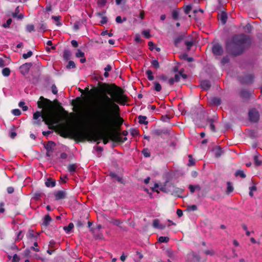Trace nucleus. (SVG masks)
<instances>
[{"mask_svg":"<svg viewBox=\"0 0 262 262\" xmlns=\"http://www.w3.org/2000/svg\"><path fill=\"white\" fill-rule=\"evenodd\" d=\"M98 88H94L91 91H99L102 95L94 105V113L103 114L104 119L111 122L113 121V115L115 112H119L120 108L117 104L124 105L128 98L124 94L125 91L115 83L108 84L99 82Z\"/></svg>","mask_w":262,"mask_h":262,"instance_id":"f257e3e1","label":"nucleus"},{"mask_svg":"<svg viewBox=\"0 0 262 262\" xmlns=\"http://www.w3.org/2000/svg\"><path fill=\"white\" fill-rule=\"evenodd\" d=\"M114 129H110L107 132L100 133L98 135L91 137L85 131H77L72 129L67 122L61 125L60 128V135L64 138L74 139L77 138L82 141L87 139L88 141L93 140L97 141L98 140H102L104 144H106L110 140H112V136L114 134Z\"/></svg>","mask_w":262,"mask_h":262,"instance_id":"f03ea898","label":"nucleus"},{"mask_svg":"<svg viewBox=\"0 0 262 262\" xmlns=\"http://www.w3.org/2000/svg\"><path fill=\"white\" fill-rule=\"evenodd\" d=\"M37 106L39 108H46V111H37L33 114V118L36 121L34 124L40 125L42 122L48 125L50 129L53 128V125L57 122L55 115V107L52 101L50 100L40 96L37 101Z\"/></svg>","mask_w":262,"mask_h":262,"instance_id":"7ed1b4c3","label":"nucleus"},{"mask_svg":"<svg viewBox=\"0 0 262 262\" xmlns=\"http://www.w3.org/2000/svg\"><path fill=\"white\" fill-rule=\"evenodd\" d=\"M250 43V38L248 35L244 34L235 35L231 39L226 41V51L233 56H237L244 52Z\"/></svg>","mask_w":262,"mask_h":262,"instance_id":"20e7f679","label":"nucleus"},{"mask_svg":"<svg viewBox=\"0 0 262 262\" xmlns=\"http://www.w3.org/2000/svg\"><path fill=\"white\" fill-rule=\"evenodd\" d=\"M93 119L96 121L99 124L102 126L112 129L115 128L114 127L120 128L123 123V120L119 115V112H115L113 115V121L109 122L106 121V119H104V115L101 113H94L92 112Z\"/></svg>","mask_w":262,"mask_h":262,"instance_id":"39448f33","label":"nucleus"},{"mask_svg":"<svg viewBox=\"0 0 262 262\" xmlns=\"http://www.w3.org/2000/svg\"><path fill=\"white\" fill-rule=\"evenodd\" d=\"M160 189L164 192L178 196H179V195L182 194L184 191L183 189L177 187L172 183H169L164 186H162L160 187Z\"/></svg>","mask_w":262,"mask_h":262,"instance_id":"423d86ee","label":"nucleus"},{"mask_svg":"<svg viewBox=\"0 0 262 262\" xmlns=\"http://www.w3.org/2000/svg\"><path fill=\"white\" fill-rule=\"evenodd\" d=\"M151 135L154 137L165 138L170 135L169 130L166 127L155 128L151 130Z\"/></svg>","mask_w":262,"mask_h":262,"instance_id":"0eeeda50","label":"nucleus"},{"mask_svg":"<svg viewBox=\"0 0 262 262\" xmlns=\"http://www.w3.org/2000/svg\"><path fill=\"white\" fill-rule=\"evenodd\" d=\"M213 55L215 57V59H218L223 54L224 50L222 46L219 43L214 44L211 48Z\"/></svg>","mask_w":262,"mask_h":262,"instance_id":"6e6552de","label":"nucleus"},{"mask_svg":"<svg viewBox=\"0 0 262 262\" xmlns=\"http://www.w3.org/2000/svg\"><path fill=\"white\" fill-rule=\"evenodd\" d=\"M249 121L252 123H257L258 122L260 118L259 112L255 108L249 110L248 113Z\"/></svg>","mask_w":262,"mask_h":262,"instance_id":"1a4fd4ad","label":"nucleus"},{"mask_svg":"<svg viewBox=\"0 0 262 262\" xmlns=\"http://www.w3.org/2000/svg\"><path fill=\"white\" fill-rule=\"evenodd\" d=\"M112 135V141L115 142L123 143L127 140L126 137L122 138L121 137V133L116 128H114V134Z\"/></svg>","mask_w":262,"mask_h":262,"instance_id":"9d476101","label":"nucleus"},{"mask_svg":"<svg viewBox=\"0 0 262 262\" xmlns=\"http://www.w3.org/2000/svg\"><path fill=\"white\" fill-rule=\"evenodd\" d=\"M254 76L252 74H247L243 77L240 76L239 79L242 83H251L254 81Z\"/></svg>","mask_w":262,"mask_h":262,"instance_id":"9b49d317","label":"nucleus"},{"mask_svg":"<svg viewBox=\"0 0 262 262\" xmlns=\"http://www.w3.org/2000/svg\"><path fill=\"white\" fill-rule=\"evenodd\" d=\"M32 66V63L31 62H26L23 64H22L20 67V73L23 75H26L27 74L30 70V69Z\"/></svg>","mask_w":262,"mask_h":262,"instance_id":"f8f14e48","label":"nucleus"},{"mask_svg":"<svg viewBox=\"0 0 262 262\" xmlns=\"http://www.w3.org/2000/svg\"><path fill=\"white\" fill-rule=\"evenodd\" d=\"M54 196L56 201L63 200L66 198V190H58L54 193Z\"/></svg>","mask_w":262,"mask_h":262,"instance_id":"ddd939ff","label":"nucleus"},{"mask_svg":"<svg viewBox=\"0 0 262 262\" xmlns=\"http://www.w3.org/2000/svg\"><path fill=\"white\" fill-rule=\"evenodd\" d=\"M185 37V33H181L174 38L173 42L176 47H178L179 44L184 40Z\"/></svg>","mask_w":262,"mask_h":262,"instance_id":"4468645a","label":"nucleus"},{"mask_svg":"<svg viewBox=\"0 0 262 262\" xmlns=\"http://www.w3.org/2000/svg\"><path fill=\"white\" fill-rule=\"evenodd\" d=\"M56 144L54 142L49 141L47 144H44V147L47 151L53 152V148L55 146Z\"/></svg>","mask_w":262,"mask_h":262,"instance_id":"2eb2a0df","label":"nucleus"},{"mask_svg":"<svg viewBox=\"0 0 262 262\" xmlns=\"http://www.w3.org/2000/svg\"><path fill=\"white\" fill-rule=\"evenodd\" d=\"M211 86L210 82L209 80H203L201 82V87L204 90H208L210 88Z\"/></svg>","mask_w":262,"mask_h":262,"instance_id":"dca6fc26","label":"nucleus"},{"mask_svg":"<svg viewBox=\"0 0 262 262\" xmlns=\"http://www.w3.org/2000/svg\"><path fill=\"white\" fill-rule=\"evenodd\" d=\"M219 19L221 23L224 25L226 23L227 20V15L225 12H222L221 14H219Z\"/></svg>","mask_w":262,"mask_h":262,"instance_id":"f3484780","label":"nucleus"},{"mask_svg":"<svg viewBox=\"0 0 262 262\" xmlns=\"http://www.w3.org/2000/svg\"><path fill=\"white\" fill-rule=\"evenodd\" d=\"M52 220L51 217L49 215V214H46L43 219V223H42V225L45 227H47L50 224V222Z\"/></svg>","mask_w":262,"mask_h":262,"instance_id":"a211bd4d","label":"nucleus"},{"mask_svg":"<svg viewBox=\"0 0 262 262\" xmlns=\"http://www.w3.org/2000/svg\"><path fill=\"white\" fill-rule=\"evenodd\" d=\"M45 185L47 187H54L56 185V181L49 178L46 181Z\"/></svg>","mask_w":262,"mask_h":262,"instance_id":"6ab92c4d","label":"nucleus"},{"mask_svg":"<svg viewBox=\"0 0 262 262\" xmlns=\"http://www.w3.org/2000/svg\"><path fill=\"white\" fill-rule=\"evenodd\" d=\"M259 156L260 154L258 152H256L253 156L254 163L257 166H260L262 164V161L259 159Z\"/></svg>","mask_w":262,"mask_h":262,"instance_id":"aec40b11","label":"nucleus"},{"mask_svg":"<svg viewBox=\"0 0 262 262\" xmlns=\"http://www.w3.org/2000/svg\"><path fill=\"white\" fill-rule=\"evenodd\" d=\"M110 176L111 177L112 179H114L118 182H120V183L122 184H124V181L123 179L121 177L118 176L116 173L114 172H111L110 174Z\"/></svg>","mask_w":262,"mask_h":262,"instance_id":"412c9836","label":"nucleus"},{"mask_svg":"<svg viewBox=\"0 0 262 262\" xmlns=\"http://www.w3.org/2000/svg\"><path fill=\"white\" fill-rule=\"evenodd\" d=\"M207 121L210 125V128L212 132H215V131H216L215 126L214 124V122H215V119L213 118H208L207 119Z\"/></svg>","mask_w":262,"mask_h":262,"instance_id":"4be33fe9","label":"nucleus"},{"mask_svg":"<svg viewBox=\"0 0 262 262\" xmlns=\"http://www.w3.org/2000/svg\"><path fill=\"white\" fill-rule=\"evenodd\" d=\"M251 93L247 90H243L240 92V96L244 99H248L250 98Z\"/></svg>","mask_w":262,"mask_h":262,"instance_id":"5701e85b","label":"nucleus"},{"mask_svg":"<svg viewBox=\"0 0 262 262\" xmlns=\"http://www.w3.org/2000/svg\"><path fill=\"white\" fill-rule=\"evenodd\" d=\"M71 56V52L68 49H65L63 52V58L65 60H68Z\"/></svg>","mask_w":262,"mask_h":262,"instance_id":"b1692460","label":"nucleus"},{"mask_svg":"<svg viewBox=\"0 0 262 262\" xmlns=\"http://www.w3.org/2000/svg\"><path fill=\"white\" fill-rule=\"evenodd\" d=\"M211 104L219 106L221 104V99L219 97H213L210 100Z\"/></svg>","mask_w":262,"mask_h":262,"instance_id":"393cba45","label":"nucleus"},{"mask_svg":"<svg viewBox=\"0 0 262 262\" xmlns=\"http://www.w3.org/2000/svg\"><path fill=\"white\" fill-rule=\"evenodd\" d=\"M180 58L181 59H184L188 61V62H192L193 61V58L191 57H188L186 53H183L180 55Z\"/></svg>","mask_w":262,"mask_h":262,"instance_id":"a878e982","label":"nucleus"},{"mask_svg":"<svg viewBox=\"0 0 262 262\" xmlns=\"http://www.w3.org/2000/svg\"><path fill=\"white\" fill-rule=\"evenodd\" d=\"M147 117L145 116L140 115L138 117L139 123L141 124L147 125L148 123L147 121H146Z\"/></svg>","mask_w":262,"mask_h":262,"instance_id":"bb28decb","label":"nucleus"},{"mask_svg":"<svg viewBox=\"0 0 262 262\" xmlns=\"http://www.w3.org/2000/svg\"><path fill=\"white\" fill-rule=\"evenodd\" d=\"M77 165L75 164H69L68 167V170L70 172H74L76 171V170L77 169Z\"/></svg>","mask_w":262,"mask_h":262,"instance_id":"cd10ccee","label":"nucleus"},{"mask_svg":"<svg viewBox=\"0 0 262 262\" xmlns=\"http://www.w3.org/2000/svg\"><path fill=\"white\" fill-rule=\"evenodd\" d=\"M223 154V151L220 146H217L215 149V156L216 158H220Z\"/></svg>","mask_w":262,"mask_h":262,"instance_id":"c85d7f7f","label":"nucleus"},{"mask_svg":"<svg viewBox=\"0 0 262 262\" xmlns=\"http://www.w3.org/2000/svg\"><path fill=\"white\" fill-rule=\"evenodd\" d=\"M54 102L58 104L59 109L61 113H63L66 116L68 115V113L65 111V110L62 106L60 105V103L58 102L57 100H55L54 101Z\"/></svg>","mask_w":262,"mask_h":262,"instance_id":"c756f323","label":"nucleus"},{"mask_svg":"<svg viewBox=\"0 0 262 262\" xmlns=\"http://www.w3.org/2000/svg\"><path fill=\"white\" fill-rule=\"evenodd\" d=\"M141 152L145 158H148L150 156V152L147 148H143Z\"/></svg>","mask_w":262,"mask_h":262,"instance_id":"7c9ffc66","label":"nucleus"},{"mask_svg":"<svg viewBox=\"0 0 262 262\" xmlns=\"http://www.w3.org/2000/svg\"><path fill=\"white\" fill-rule=\"evenodd\" d=\"M229 62V58L228 55L224 56L221 60L222 66H225Z\"/></svg>","mask_w":262,"mask_h":262,"instance_id":"2f4dec72","label":"nucleus"},{"mask_svg":"<svg viewBox=\"0 0 262 262\" xmlns=\"http://www.w3.org/2000/svg\"><path fill=\"white\" fill-rule=\"evenodd\" d=\"M235 177L240 176L242 178H245L246 177V174L244 173L243 170H237L235 174Z\"/></svg>","mask_w":262,"mask_h":262,"instance_id":"473e14b6","label":"nucleus"},{"mask_svg":"<svg viewBox=\"0 0 262 262\" xmlns=\"http://www.w3.org/2000/svg\"><path fill=\"white\" fill-rule=\"evenodd\" d=\"M73 227L74 224L72 223H70L68 226H64L63 229L67 233H69Z\"/></svg>","mask_w":262,"mask_h":262,"instance_id":"72a5a7b5","label":"nucleus"},{"mask_svg":"<svg viewBox=\"0 0 262 262\" xmlns=\"http://www.w3.org/2000/svg\"><path fill=\"white\" fill-rule=\"evenodd\" d=\"M154 89L157 92H160L162 89L161 84L157 81L154 82Z\"/></svg>","mask_w":262,"mask_h":262,"instance_id":"f704fd0d","label":"nucleus"},{"mask_svg":"<svg viewBox=\"0 0 262 262\" xmlns=\"http://www.w3.org/2000/svg\"><path fill=\"white\" fill-rule=\"evenodd\" d=\"M146 74L147 76V78L149 80L152 81L154 79V76L152 75V72L150 70H148L146 71Z\"/></svg>","mask_w":262,"mask_h":262,"instance_id":"c9c22d12","label":"nucleus"},{"mask_svg":"<svg viewBox=\"0 0 262 262\" xmlns=\"http://www.w3.org/2000/svg\"><path fill=\"white\" fill-rule=\"evenodd\" d=\"M169 238L166 236H160L159 237L158 242L160 243H167L168 242Z\"/></svg>","mask_w":262,"mask_h":262,"instance_id":"e433bc0d","label":"nucleus"},{"mask_svg":"<svg viewBox=\"0 0 262 262\" xmlns=\"http://www.w3.org/2000/svg\"><path fill=\"white\" fill-rule=\"evenodd\" d=\"M2 74L5 77H8L10 74V70L8 68H4L2 70Z\"/></svg>","mask_w":262,"mask_h":262,"instance_id":"4c0bfd02","label":"nucleus"},{"mask_svg":"<svg viewBox=\"0 0 262 262\" xmlns=\"http://www.w3.org/2000/svg\"><path fill=\"white\" fill-rule=\"evenodd\" d=\"M39 30L41 31H42L43 32L47 30V25L46 23H44L43 21H41V23L39 24Z\"/></svg>","mask_w":262,"mask_h":262,"instance_id":"58836bf2","label":"nucleus"},{"mask_svg":"<svg viewBox=\"0 0 262 262\" xmlns=\"http://www.w3.org/2000/svg\"><path fill=\"white\" fill-rule=\"evenodd\" d=\"M127 18L125 17H124L123 18L120 16H118L116 18V22L118 24L122 23L123 21H126Z\"/></svg>","mask_w":262,"mask_h":262,"instance_id":"ea45409f","label":"nucleus"},{"mask_svg":"<svg viewBox=\"0 0 262 262\" xmlns=\"http://www.w3.org/2000/svg\"><path fill=\"white\" fill-rule=\"evenodd\" d=\"M68 69H74L76 68V64L72 60H70L66 66Z\"/></svg>","mask_w":262,"mask_h":262,"instance_id":"a19ab883","label":"nucleus"},{"mask_svg":"<svg viewBox=\"0 0 262 262\" xmlns=\"http://www.w3.org/2000/svg\"><path fill=\"white\" fill-rule=\"evenodd\" d=\"M43 194V193L42 192H40L39 191H36L34 194V199L35 200L38 201L40 199V198L42 196Z\"/></svg>","mask_w":262,"mask_h":262,"instance_id":"79ce46f5","label":"nucleus"},{"mask_svg":"<svg viewBox=\"0 0 262 262\" xmlns=\"http://www.w3.org/2000/svg\"><path fill=\"white\" fill-rule=\"evenodd\" d=\"M151 65L156 69H159L160 65L158 61L156 59H154L151 62Z\"/></svg>","mask_w":262,"mask_h":262,"instance_id":"37998d69","label":"nucleus"},{"mask_svg":"<svg viewBox=\"0 0 262 262\" xmlns=\"http://www.w3.org/2000/svg\"><path fill=\"white\" fill-rule=\"evenodd\" d=\"M18 106L21 107L24 111H26L28 109V107L25 105V103L24 101H20L18 103Z\"/></svg>","mask_w":262,"mask_h":262,"instance_id":"c03bdc74","label":"nucleus"},{"mask_svg":"<svg viewBox=\"0 0 262 262\" xmlns=\"http://www.w3.org/2000/svg\"><path fill=\"white\" fill-rule=\"evenodd\" d=\"M12 22V19L11 18H9L7 19L6 23L3 24L2 25V27L4 28H8L10 27V25Z\"/></svg>","mask_w":262,"mask_h":262,"instance_id":"a18cd8bd","label":"nucleus"},{"mask_svg":"<svg viewBox=\"0 0 262 262\" xmlns=\"http://www.w3.org/2000/svg\"><path fill=\"white\" fill-rule=\"evenodd\" d=\"M227 184V192L228 193H230L233 191V187L231 185V183L230 182H228Z\"/></svg>","mask_w":262,"mask_h":262,"instance_id":"49530a36","label":"nucleus"},{"mask_svg":"<svg viewBox=\"0 0 262 262\" xmlns=\"http://www.w3.org/2000/svg\"><path fill=\"white\" fill-rule=\"evenodd\" d=\"M188 157H189V162L188 163V165L189 166H193L195 164L194 159H193V158L191 155H189Z\"/></svg>","mask_w":262,"mask_h":262,"instance_id":"de8ad7c7","label":"nucleus"},{"mask_svg":"<svg viewBox=\"0 0 262 262\" xmlns=\"http://www.w3.org/2000/svg\"><path fill=\"white\" fill-rule=\"evenodd\" d=\"M130 132L133 137L137 136L139 134V130L135 128H131Z\"/></svg>","mask_w":262,"mask_h":262,"instance_id":"09e8293b","label":"nucleus"},{"mask_svg":"<svg viewBox=\"0 0 262 262\" xmlns=\"http://www.w3.org/2000/svg\"><path fill=\"white\" fill-rule=\"evenodd\" d=\"M75 56L77 58L83 57L84 56V53L80 49H78L77 52L75 54Z\"/></svg>","mask_w":262,"mask_h":262,"instance_id":"8fccbe9b","label":"nucleus"},{"mask_svg":"<svg viewBox=\"0 0 262 262\" xmlns=\"http://www.w3.org/2000/svg\"><path fill=\"white\" fill-rule=\"evenodd\" d=\"M33 55V52L31 51H28L27 53H24L23 54V58L24 59H26L28 58L31 57Z\"/></svg>","mask_w":262,"mask_h":262,"instance_id":"3c124183","label":"nucleus"},{"mask_svg":"<svg viewBox=\"0 0 262 262\" xmlns=\"http://www.w3.org/2000/svg\"><path fill=\"white\" fill-rule=\"evenodd\" d=\"M185 45L187 47L188 50H189L193 45V42L192 41H185Z\"/></svg>","mask_w":262,"mask_h":262,"instance_id":"603ef678","label":"nucleus"},{"mask_svg":"<svg viewBox=\"0 0 262 262\" xmlns=\"http://www.w3.org/2000/svg\"><path fill=\"white\" fill-rule=\"evenodd\" d=\"M111 223L117 226H120V225L122 224V222L119 220L114 219L111 221Z\"/></svg>","mask_w":262,"mask_h":262,"instance_id":"864d4df0","label":"nucleus"},{"mask_svg":"<svg viewBox=\"0 0 262 262\" xmlns=\"http://www.w3.org/2000/svg\"><path fill=\"white\" fill-rule=\"evenodd\" d=\"M12 113L13 115L18 116L21 115V111L18 109H14L12 111Z\"/></svg>","mask_w":262,"mask_h":262,"instance_id":"5fc2aeb1","label":"nucleus"},{"mask_svg":"<svg viewBox=\"0 0 262 262\" xmlns=\"http://www.w3.org/2000/svg\"><path fill=\"white\" fill-rule=\"evenodd\" d=\"M26 31L28 32H31L34 31V26L33 25H28L26 26Z\"/></svg>","mask_w":262,"mask_h":262,"instance_id":"6e6d98bb","label":"nucleus"},{"mask_svg":"<svg viewBox=\"0 0 262 262\" xmlns=\"http://www.w3.org/2000/svg\"><path fill=\"white\" fill-rule=\"evenodd\" d=\"M188 211H196L198 210V207L195 205L188 206L187 207Z\"/></svg>","mask_w":262,"mask_h":262,"instance_id":"4d7b16f0","label":"nucleus"},{"mask_svg":"<svg viewBox=\"0 0 262 262\" xmlns=\"http://www.w3.org/2000/svg\"><path fill=\"white\" fill-rule=\"evenodd\" d=\"M243 28L247 32L250 33L252 30V26L249 24H248Z\"/></svg>","mask_w":262,"mask_h":262,"instance_id":"13d9d810","label":"nucleus"},{"mask_svg":"<svg viewBox=\"0 0 262 262\" xmlns=\"http://www.w3.org/2000/svg\"><path fill=\"white\" fill-rule=\"evenodd\" d=\"M142 35L144 36L146 38L149 39L150 37L149 31L147 30H144L142 32Z\"/></svg>","mask_w":262,"mask_h":262,"instance_id":"bf43d9fd","label":"nucleus"},{"mask_svg":"<svg viewBox=\"0 0 262 262\" xmlns=\"http://www.w3.org/2000/svg\"><path fill=\"white\" fill-rule=\"evenodd\" d=\"M172 16L173 19L178 20L179 18V13L178 11L174 10L172 12Z\"/></svg>","mask_w":262,"mask_h":262,"instance_id":"052dcab7","label":"nucleus"},{"mask_svg":"<svg viewBox=\"0 0 262 262\" xmlns=\"http://www.w3.org/2000/svg\"><path fill=\"white\" fill-rule=\"evenodd\" d=\"M192 7L190 5H187L184 9V12L186 14H188L191 10Z\"/></svg>","mask_w":262,"mask_h":262,"instance_id":"680f3d73","label":"nucleus"},{"mask_svg":"<svg viewBox=\"0 0 262 262\" xmlns=\"http://www.w3.org/2000/svg\"><path fill=\"white\" fill-rule=\"evenodd\" d=\"M159 221L158 219H155L152 221V226L154 228H158L159 227Z\"/></svg>","mask_w":262,"mask_h":262,"instance_id":"e2e57ef3","label":"nucleus"},{"mask_svg":"<svg viewBox=\"0 0 262 262\" xmlns=\"http://www.w3.org/2000/svg\"><path fill=\"white\" fill-rule=\"evenodd\" d=\"M84 224H85L84 222H83L81 221H78L77 222L76 225L77 228H81L84 226Z\"/></svg>","mask_w":262,"mask_h":262,"instance_id":"0e129e2a","label":"nucleus"},{"mask_svg":"<svg viewBox=\"0 0 262 262\" xmlns=\"http://www.w3.org/2000/svg\"><path fill=\"white\" fill-rule=\"evenodd\" d=\"M204 253L206 255L212 256L214 255L215 252L213 250H206L204 251Z\"/></svg>","mask_w":262,"mask_h":262,"instance_id":"69168bd1","label":"nucleus"},{"mask_svg":"<svg viewBox=\"0 0 262 262\" xmlns=\"http://www.w3.org/2000/svg\"><path fill=\"white\" fill-rule=\"evenodd\" d=\"M51 89H52V92L53 94H57V93L58 92V90H57V87L56 86V85L55 84H53L52 85Z\"/></svg>","mask_w":262,"mask_h":262,"instance_id":"338daca9","label":"nucleus"},{"mask_svg":"<svg viewBox=\"0 0 262 262\" xmlns=\"http://www.w3.org/2000/svg\"><path fill=\"white\" fill-rule=\"evenodd\" d=\"M19 260V256L16 254H15L13 256V259H12V262H18Z\"/></svg>","mask_w":262,"mask_h":262,"instance_id":"774afa93","label":"nucleus"}]
</instances>
